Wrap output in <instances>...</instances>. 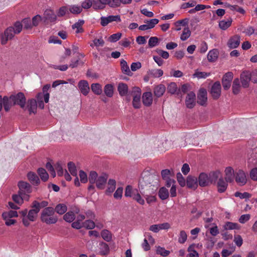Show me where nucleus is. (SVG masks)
<instances>
[{"label":"nucleus","instance_id":"052dcab7","mask_svg":"<svg viewBox=\"0 0 257 257\" xmlns=\"http://www.w3.org/2000/svg\"><path fill=\"white\" fill-rule=\"evenodd\" d=\"M75 214L73 212H68L63 216V219L67 222H71L75 219Z\"/></svg>","mask_w":257,"mask_h":257},{"label":"nucleus","instance_id":"a19ab883","mask_svg":"<svg viewBox=\"0 0 257 257\" xmlns=\"http://www.w3.org/2000/svg\"><path fill=\"white\" fill-rule=\"evenodd\" d=\"M240 82L238 78L235 79L232 84V92L234 94H237L240 91Z\"/></svg>","mask_w":257,"mask_h":257},{"label":"nucleus","instance_id":"bb28decb","mask_svg":"<svg viewBox=\"0 0 257 257\" xmlns=\"http://www.w3.org/2000/svg\"><path fill=\"white\" fill-rule=\"evenodd\" d=\"M165 90L166 87L165 85L160 84L155 87L154 89V93L156 97H160L164 94Z\"/></svg>","mask_w":257,"mask_h":257},{"label":"nucleus","instance_id":"9b49d317","mask_svg":"<svg viewBox=\"0 0 257 257\" xmlns=\"http://www.w3.org/2000/svg\"><path fill=\"white\" fill-rule=\"evenodd\" d=\"M15 34V29L13 27L8 28L4 32V37L2 38L1 43L2 44H5L9 39H12Z\"/></svg>","mask_w":257,"mask_h":257},{"label":"nucleus","instance_id":"5fc2aeb1","mask_svg":"<svg viewBox=\"0 0 257 257\" xmlns=\"http://www.w3.org/2000/svg\"><path fill=\"white\" fill-rule=\"evenodd\" d=\"M101 235L102 238L106 241H110L112 238L110 232L106 229L103 230L101 232Z\"/></svg>","mask_w":257,"mask_h":257},{"label":"nucleus","instance_id":"6e6552de","mask_svg":"<svg viewBox=\"0 0 257 257\" xmlns=\"http://www.w3.org/2000/svg\"><path fill=\"white\" fill-rule=\"evenodd\" d=\"M18 186L19 188V193L25 196L28 200L29 196L28 194L32 192L31 185L28 182L21 181L18 183Z\"/></svg>","mask_w":257,"mask_h":257},{"label":"nucleus","instance_id":"a211bd4d","mask_svg":"<svg viewBox=\"0 0 257 257\" xmlns=\"http://www.w3.org/2000/svg\"><path fill=\"white\" fill-rule=\"evenodd\" d=\"M240 42V37L238 35H234L231 37L228 42L227 46L230 49H234L237 48Z\"/></svg>","mask_w":257,"mask_h":257},{"label":"nucleus","instance_id":"a18cd8bd","mask_svg":"<svg viewBox=\"0 0 257 257\" xmlns=\"http://www.w3.org/2000/svg\"><path fill=\"white\" fill-rule=\"evenodd\" d=\"M68 8L70 12L73 14L77 15L82 12V8L79 6L71 5Z\"/></svg>","mask_w":257,"mask_h":257},{"label":"nucleus","instance_id":"4468645a","mask_svg":"<svg viewBox=\"0 0 257 257\" xmlns=\"http://www.w3.org/2000/svg\"><path fill=\"white\" fill-rule=\"evenodd\" d=\"M195 94L191 91L187 94L185 100L186 107L188 108H192L195 105Z\"/></svg>","mask_w":257,"mask_h":257},{"label":"nucleus","instance_id":"4be33fe9","mask_svg":"<svg viewBox=\"0 0 257 257\" xmlns=\"http://www.w3.org/2000/svg\"><path fill=\"white\" fill-rule=\"evenodd\" d=\"M45 21L50 22H55L56 20V16L54 12L51 10H46L44 14Z\"/></svg>","mask_w":257,"mask_h":257},{"label":"nucleus","instance_id":"f3484780","mask_svg":"<svg viewBox=\"0 0 257 257\" xmlns=\"http://www.w3.org/2000/svg\"><path fill=\"white\" fill-rule=\"evenodd\" d=\"M107 179L108 175L106 174L99 176L95 182L97 188L100 190L103 189L105 188Z\"/></svg>","mask_w":257,"mask_h":257},{"label":"nucleus","instance_id":"58836bf2","mask_svg":"<svg viewBox=\"0 0 257 257\" xmlns=\"http://www.w3.org/2000/svg\"><path fill=\"white\" fill-rule=\"evenodd\" d=\"M37 173L43 181L46 182L48 180L49 175L45 169L42 168H39Z\"/></svg>","mask_w":257,"mask_h":257},{"label":"nucleus","instance_id":"8fccbe9b","mask_svg":"<svg viewBox=\"0 0 257 257\" xmlns=\"http://www.w3.org/2000/svg\"><path fill=\"white\" fill-rule=\"evenodd\" d=\"M163 74V71L161 69H154L150 70V75L155 78H159Z\"/></svg>","mask_w":257,"mask_h":257},{"label":"nucleus","instance_id":"7c9ffc66","mask_svg":"<svg viewBox=\"0 0 257 257\" xmlns=\"http://www.w3.org/2000/svg\"><path fill=\"white\" fill-rule=\"evenodd\" d=\"M232 20L231 18L227 20H222L219 22V27L222 30H226L231 25Z\"/></svg>","mask_w":257,"mask_h":257},{"label":"nucleus","instance_id":"b1692460","mask_svg":"<svg viewBox=\"0 0 257 257\" xmlns=\"http://www.w3.org/2000/svg\"><path fill=\"white\" fill-rule=\"evenodd\" d=\"M226 180H224L222 177L219 178L217 183V190L219 193H223L226 190L228 184Z\"/></svg>","mask_w":257,"mask_h":257},{"label":"nucleus","instance_id":"680f3d73","mask_svg":"<svg viewBox=\"0 0 257 257\" xmlns=\"http://www.w3.org/2000/svg\"><path fill=\"white\" fill-rule=\"evenodd\" d=\"M177 86L176 83L171 82L170 83L167 87V91L171 94H175L177 90Z\"/></svg>","mask_w":257,"mask_h":257},{"label":"nucleus","instance_id":"13d9d810","mask_svg":"<svg viewBox=\"0 0 257 257\" xmlns=\"http://www.w3.org/2000/svg\"><path fill=\"white\" fill-rule=\"evenodd\" d=\"M68 168L71 174L76 177L77 174V170L75 164L73 162H70L68 163Z\"/></svg>","mask_w":257,"mask_h":257},{"label":"nucleus","instance_id":"6e6d98bb","mask_svg":"<svg viewBox=\"0 0 257 257\" xmlns=\"http://www.w3.org/2000/svg\"><path fill=\"white\" fill-rule=\"evenodd\" d=\"M191 35V31L188 27L184 29L181 35L180 39L182 41L186 40Z\"/></svg>","mask_w":257,"mask_h":257},{"label":"nucleus","instance_id":"f704fd0d","mask_svg":"<svg viewBox=\"0 0 257 257\" xmlns=\"http://www.w3.org/2000/svg\"><path fill=\"white\" fill-rule=\"evenodd\" d=\"M48 205V202L46 201H42L41 202H39L38 201L35 200L32 202V208H38L39 211L42 208H46Z\"/></svg>","mask_w":257,"mask_h":257},{"label":"nucleus","instance_id":"412c9836","mask_svg":"<svg viewBox=\"0 0 257 257\" xmlns=\"http://www.w3.org/2000/svg\"><path fill=\"white\" fill-rule=\"evenodd\" d=\"M143 103L146 106H150L153 102L152 93L151 92H146L142 96Z\"/></svg>","mask_w":257,"mask_h":257},{"label":"nucleus","instance_id":"3c124183","mask_svg":"<svg viewBox=\"0 0 257 257\" xmlns=\"http://www.w3.org/2000/svg\"><path fill=\"white\" fill-rule=\"evenodd\" d=\"M94 3H95V0H86L82 3L81 6L82 9H87L90 8L91 6L94 9Z\"/></svg>","mask_w":257,"mask_h":257},{"label":"nucleus","instance_id":"aec40b11","mask_svg":"<svg viewBox=\"0 0 257 257\" xmlns=\"http://www.w3.org/2000/svg\"><path fill=\"white\" fill-rule=\"evenodd\" d=\"M198 183L201 187H205L209 185L210 184V180L206 173H201L198 177Z\"/></svg>","mask_w":257,"mask_h":257},{"label":"nucleus","instance_id":"69168bd1","mask_svg":"<svg viewBox=\"0 0 257 257\" xmlns=\"http://www.w3.org/2000/svg\"><path fill=\"white\" fill-rule=\"evenodd\" d=\"M121 36L122 34L121 33L113 34L110 35V36L108 38V40L110 42H116L121 38Z\"/></svg>","mask_w":257,"mask_h":257},{"label":"nucleus","instance_id":"6ab92c4d","mask_svg":"<svg viewBox=\"0 0 257 257\" xmlns=\"http://www.w3.org/2000/svg\"><path fill=\"white\" fill-rule=\"evenodd\" d=\"M78 86L82 94L85 96L88 94L90 88L86 80H80L78 83Z\"/></svg>","mask_w":257,"mask_h":257},{"label":"nucleus","instance_id":"f8f14e48","mask_svg":"<svg viewBox=\"0 0 257 257\" xmlns=\"http://www.w3.org/2000/svg\"><path fill=\"white\" fill-rule=\"evenodd\" d=\"M210 93L214 99H218L221 94V85L219 81L215 82L212 86Z\"/></svg>","mask_w":257,"mask_h":257},{"label":"nucleus","instance_id":"2f4dec72","mask_svg":"<svg viewBox=\"0 0 257 257\" xmlns=\"http://www.w3.org/2000/svg\"><path fill=\"white\" fill-rule=\"evenodd\" d=\"M39 212V210L38 208H32V209L29 210L27 217L31 221H34L37 217Z\"/></svg>","mask_w":257,"mask_h":257},{"label":"nucleus","instance_id":"e2e57ef3","mask_svg":"<svg viewBox=\"0 0 257 257\" xmlns=\"http://www.w3.org/2000/svg\"><path fill=\"white\" fill-rule=\"evenodd\" d=\"M159 43V39L157 37H151L148 42V45L150 48H153Z\"/></svg>","mask_w":257,"mask_h":257},{"label":"nucleus","instance_id":"5701e85b","mask_svg":"<svg viewBox=\"0 0 257 257\" xmlns=\"http://www.w3.org/2000/svg\"><path fill=\"white\" fill-rule=\"evenodd\" d=\"M186 185L189 188L196 189L198 186L197 178L192 176H188L186 180Z\"/></svg>","mask_w":257,"mask_h":257},{"label":"nucleus","instance_id":"72a5a7b5","mask_svg":"<svg viewBox=\"0 0 257 257\" xmlns=\"http://www.w3.org/2000/svg\"><path fill=\"white\" fill-rule=\"evenodd\" d=\"M158 196L162 200L167 199L169 196L168 190L165 187L160 188L158 192Z\"/></svg>","mask_w":257,"mask_h":257},{"label":"nucleus","instance_id":"39448f33","mask_svg":"<svg viewBox=\"0 0 257 257\" xmlns=\"http://www.w3.org/2000/svg\"><path fill=\"white\" fill-rule=\"evenodd\" d=\"M131 95L133 97V106L136 109H139L141 107V90L138 87H134L131 92Z\"/></svg>","mask_w":257,"mask_h":257},{"label":"nucleus","instance_id":"338daca9","mask_svg":"<svg viewBox=\"0 0 257 257\" xmlns=\"http://www.w3.org/2000/svg\"><path fill=\"white\" fill-rule=\"evenodd\" d=\"M187 238V235L186 232L184 230H181L180 232L179 238H178V242L180 243H184L186 241Z\"/></svg>","mask_w":257,"mask_h":257},{"label":"nucleus","instance_id":"bf43d9fd","mask_svg":"<svg viewBox=\"0 0 257 257\" xmlns=\"http://www.w3.org/2000/svg\"><path fill=\"white\" fill-rule=\"evenodd\" d=\"M98 175L96 172L91 171L88 177V180L90 184H94L98 178Z\"/></svg>","mask_w":257,"mask_h":257},{"label":"nucleus","instance_id":"e433bc0d","mask_svg":"<svg viewBox=\"0 0 257 257\" xmlns=\"http://www.w3.org/2000/svg\"><path fill=\"white\" fill-rule=\"evenodd\" d=\"M225 230L239 229L240 225L237 223L231 222H226L224 225Z\"/></svg>","mask_w":257,"mask_h":257},{"label":"nucleus","instance_id":"473e14b6","mask_svg":"<svg viewBox=\"0 0 257 257\" xmlns=\"http://www.w3.org/2000/svg\"><path fill=\"white\" fill-rule=\"evenodd\" d=\"M225 179L227 182H231L233 180L234 171L233 169L228 167L225 169Z\"/></svg>","mask_w":257,"mask_h":257},{"label":"nucleus","instance_id":"7ed1b4c3","mask_svg":"<svg viewBox=\"0 0 257 257\" xmlns=\"http://www.w3.org/2000/svg\"><path fill=\"white\" fill-rule=\"evenodd\" d=\"M124 195L125 197H132L133 199L141 205H144L145 200L143 199L138 190H133L132 187L127 185L125 189Z\"/></svg>","mask_w":257,"mask_h":257},{"label":"nucleus","instance_id":"c03bdc74","mask_svg":"<svg viewBox=\"0 0 257 257\" xmlns=\"http://www.w3.org/2000/svg\"><path fill=\"white\" fill-rule=\"evenodd\" d=\"M13 201L17 204H20L23 202L24 199H27V197L24 195L15 194L12 196Z\"/></svg>","mask_w":257,"mask_h":257},{"label":"nucleus","instance_id":"79ce46f5","mask_svg":"<svg viewBox=\"0 0 257 257\" xmlns=\"http://www.w3.org/2000/svg\"><path fill=\"white\" fill-rule=\"evenodd\" d=\"M84 21L83 20H79L77 22L75 23L72 25V28L73 29H76V33H80L83 32L82 29V25L84 24Z\"/></svg>","mask_w":257,"mask_h":257},{"label":"nucleus","instance_id":"dca6fc26","mask_svg":"<svg viewBox=\"0 0 257 257\" xmlns=\"http://www.w3.org/2000/svg\"><path fill=\"white\" fill-rule=\"evenodd\" d=\"M240 80L243 87H248L250 81V72L246 71L242 72L240 74Z\"/></svg>","mask_w":257,"mask_h":257},{"label":"nucleus","instance_id":"4d7b16f0","mask_svg":"<svg viewBox=\"0 0 257 257\" xmlns=\"http://www.w3.org/2000/svg\"><path fill=\"white\" fill-rule=\"evenodd\" d=\"M83 227L87 229H92L95 227V223L91 219H88L83 222Z\"/></svg>","mask_w":257,"mask_h":257},{"label":"nucleus","instance_id":"9d476101","mask_svg":"<svg viewBox=\"0 0 257 257\" xmlns=\"http://www.w3.org/2000/svg\"><path fill=\"white\" fill-rule=\"evenodd\" d=\"M233 76V73L231 72H228L223 75L222 83L224 89L228 90L230 88Z\"/></svg>","mask_w":257,"mask_h":257},{"label":"nucleus","instance_id":"cd10ccee","mask_svg":"<svg viewBox=\"0 0 257 257\" xmlns=\"http://www.w3.org/2000/svg\"><path fill=\"white\" fill-rule=\"evenodd\" d=\"M219 52L217 49H214L209 51L207 55V59L210 62H215L218 58Z\"/></svg>","mask_w":257,"mask_h":257},{"label":"nucleus","instance_id":"774afa93","mask_svg":"<svg viewBox=\"0 0 257 257\" xmlns=\"http://www.w3.org/2000/svg\"><path fill=\"white\" fill-rule=\"evenodd\" d=\"M158 254H160L163 256H167L170 254V251L166 250L164 248L159 246L156 250Z\"/></svg>","mask_w":257,"mask_h":257},{"label":"nucleus","instance_id":"a878e982","mask_svg":"<svg viewBox=\"0 0 257 257\" xmlns=\"http://www.w3.org/2000/svg\"><path fill=\"white\" fill-rule=\"evenodd\" d=\"M27 177L30 182L34 185L38 186L40 183L39 177L34 172H29L27 174Z\"/></svg>","mask_w":257,"mask_h":257},{"label":"nucleus","instance_id":"49530a36","mask_svg":"<svg viewBox=\"0 0 257 257\" xmlns=\"http://www.w3.org/2000/svg\"><path fill=\"white\" fill-rule=\"evenodd\" d=\"M81 58L84 57V55L81 53H78V56H77V58L76 60L72 59L71 60V62L69 65V67L72 68H75L78 66L79 64V62Z\"/></svg>","mask_w":257,"mask_h":257},{"label":"nucleus","instance_id":"2eb2a0df","mask_svg":"<svg viewBox=\"0 0 257 257\" xmlns=\"http://www.w3.org/2000/svg\"><path fill=\"white\" fill-rule=\"evenodd\" d=\"M235 181L240 185H244L247 182L245 173L241 170L235 173Z\"/></svg>","mask_w":257,"mask_h":257},{"label":"nucleus","instance_id":"423d86ee","mask_svg":"<svg viewBox=\"0 0 257 257\" xmlns=\"http://www.w3.org/2000/svg\"><path fill=\"white\" fill-rule=\"evenodd\" d=\"M152 184L143 183L139 181V189L141 195L144 194H155L158 187H154Z\"/></svg>","mask_w":257,"mask_h":257},{"label":"nucleus","instance_id":"09e8293b","mask_svg":"<svg viewBox=\"0 0 257 257\" xmlns=\"http://www.w3.org/2000/svg\"><path fill=\"white\" fill-rule=\"evenodd\" d=\"M18 216V213L16 211L10 210L8 212H5L2 214V217L3 219H7L8 218H12L14 217Z\"/></svg>","mask_w":257,"mask_h":257},{"label":"nucleus","instance_id":"37998d69","mask_svg":"<svg viewBox=\"0 0 257 257\" xmlns=\"http://www.w3.org/2000/svg\"><path fill=\"white\" fill-rule=\"evenodd\" d=\"M55 212L57 213L62 215L64 214L67 210V207L64 204H59L56 205L54 209Z\"/></svg>","mask_w":257,"mask_h":257},{"label":"nucleus","instance_id":"c756f323","mask_svg":"<svg viewBox=\"0 0 257 257\" xmlns=\"http://www.w3.org/2000/svg\"><path fill=\"white\" fill-rule=\"evenodd\" d=\"M117 90L121 96H126L128 93V86L124 83H119L117 86Z\"/></svg>","mask_w":257,"mask_h":257},{"label":"nucleus","instance_id":"c85d7f7f","mask_svg":"<svg viewBox=\"0 0 257 257\" xmlns=\"http://www.w3.org/2000/svg\"><path fill=\"white\" fill-rule=\"evenodd\" d=\"M2 101L4 105V107L6 111H9L13 105V101L10 99V96L8 97L5 96L2 97Z\"/></svg>","mask_w":257,"mask_h":257},{"label":"nucleus","instance_id":"393cba45","mask_svg":"<svg viewBox=\"0 0 257 257\" xmlns=\"http://www.w3.org/2000/svg\"><path fill=\"white\" fill-rule=\"evenodd\" d=\"M37 107V104L36 100L35 99H31L28 101L27 106L26 107V109L28 108L29 113H35L36 112Z\"/></svg>","mask_w":257,"mask_h":257},{"label":"nucleus","instance_id":"ddd939ff","mask_svg":"<svg viewBox=\"0 0 257 257\" xmlns=\"http://www.w3.org/2000/svg\"><path fill=\"white\" fill-rule=\"evenodd\" d=\"M207 100L206 90L204 88L200 89L197 96V103L200 105L204 106L206 104Z\"/></svg>","mask_w":257,"mask_h":257},{"label":"nucleus","instance_id":"0eeeda50","mask_svg":"<svg viewBox=\"0 0 257 257\" xmlns=\"http://www.w3.org/2000/svg\"><path fill=\"white\" fill-rule=\"evenodd\" d=\"M94 9H102L104 8L103 5H108L111 7H115L119 6V0H95Z\"/></svg>","mask_w":257,"mask_h":257},{"label":"nucleus","instance_id":"4c0bfd02","mask_svg":"<svg viewBox=\"0 0 257 257\" xmlns=\"http://www.w3.org/2000/svg\"><path fill=\"white\" fill-rule=\"evenodd\" d=\"M116 181L114 179H109L108 182V187L106 190V194L112 193L115 189Z\"/></svg>","mask_w":257,"mask_h":257},{"label":"nucleus","instance_id":"1a4fd4ad","mask_svg":"<svg viewBox=\"0 0 257 257\" xmlns=\"http://www.w3.org/2000/svg\"><path fill=\"white\" fill-rule=\"evenodd\" d=\"M120 21L121 19L119 15H111L107 17H102L100 18V24L103 27L107 26L109 23L112 22H120Z\"/></svg>","mask_w":257,"mask_h":257},{"label":"nucleus","instance_id":"de8ad7c7","mask_svg":"<svg viewBox=\"0 0 257 257\" xmlns=\"http://www.w3.org/2000/svg\"><path fill=\"white\" fill-rule=\"evenodd\" d=\"M91 88L92 91L97 95H99L102 92V88L100 84L98 83H93L91 84Z\"/></svg>","mask_w":257,"mask_h":257},{"label":"nucleus","instance_id":"0e129e2a","mask_svg":"<svg viewBox=\"0 0 257 257\" xmlns=\"http://www.w3.org/2000/svg\"><path fill=\"white\" fill-rule=\"evenodd\" d=\"M154 194H144L142 195L146 198V201L148 204H150L156 201V197Z\"/></svg>","mask_w":257,"mask_h":257},{"label":"nucleus","instance_id":"864d4df0","mask_svg":"<svg viewBox=\"0 0 257 257\" xmlns=\"http://www.w3.org/2000/svg\"><path fill=\"white\" fill-rule=\"evenodd\" d=\"M104 93L109 97L112 96L113 94V86L111 84H107L104 87Z\"/></svg>","mask_w":257,"mask_h":257},{"label":"nucleus","instance_id":"f257e3e1","mask_svg":"<svg viewBox=\"0 0 257 257\" xmlns=\"http://www.w3.org/2000/svg\"><path fill=\"white\" fill-rule=\"evenodd\" d=\"M41 220L47 224H55L58 221L57 217L55 215L54 208L52 207L45 208L41 212Z\"/></svg>","mask_w":257,"mask_h":257},{"label":"nucleus","instance_id":"f03ea898","mask_svg":"<svg viewBox=\"0 0 257 257\" xmlns=\"http://www.w3.org/2000/svg\"><path fill=\"white\" fill-rule=\"evenodd\" d=\"M160 177L158 174H151L148 172H144L142 174L141 178L139 181L142 182L143 184L148 183L152 184L154 187H159Z\"/></svg>","mask_w":257,"mask_h":257},{"label":"nucleus","instance_id":"c9c22d12","mask_svg":"<svg viewBox=\"0 0 257 257\" xmlns=\"http://www.w3.org/2000/svg\"><path fill=\"white\" fill-rule=\"evenodd\" d=\"M120 66L122 72L127 75H131L132 73L126 61L122 59L120 61Z\"/></svg>","mask_w":257,"mask_h":257},{"label":"nucleus","instance_id":"603ef678","mask_svg":"<svg viewBox=\"0 0 257 257\" xmlns=\"http://www.w3.org/2000/svg\"><path fill=\"white\" fill-rule=\"evenodd\" d=\"M210 75V73H207L205 72H200L198 70H196L194 74L193 75V77H197L198 79L200 78H206Z\"/></svg>","mask_w":257,"mask_h":257},{"label":"nucleus","instance_id":"ea45409f","mask_svg":"<svg viewBox=\"0 0 257 257\" xmlns=\"http://www.w3.org/2000/svg\"><path fill=\"white\" fill-rule=\"evenodd\" d=\"M220 175L221 173L219 171L210 172L209 175V178L210 180V184L215 183L217 179L219 178Z\"/></svg>","mask_w":257,"mask_h":257},{"label":"nucleus","instance_id":"20e7f679","mask_svg":"<svg viewBox=\"0 0 257 257\" xmlns=\"http://www.w3.org/2000/svg\"><path fill=\"white\" fill-rule=\"evenodd\" d=\"M10 99L13 101V105H18L24 110L26 109V98L23 92H19L16 94L10 95Z\"/></svg>","mask_w":257,"mask_h":257}]
</instances>
